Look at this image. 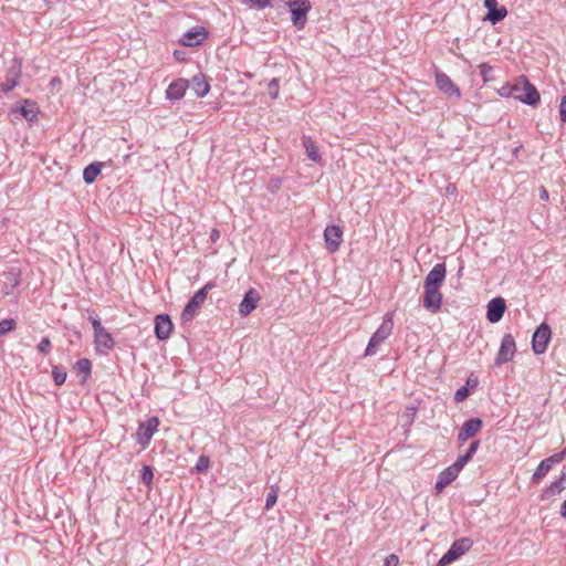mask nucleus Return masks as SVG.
<instances>
[{
    "label": "nucleus",
    "mask_w": 566,
    "mask_h": 566,
    "mask_svg": "<svg viewBox=\"0 0 566 566\" xmlns=\"http://www.w3.org/2000/svg\"><path fill=\"white\" fill-rule=\"evenodd\" d=\"M394 313L389 312L384 316L382 323L370 337L365 349V356H374L380 344H382L392 333Z\"/></svg>",
    "instance_id": "obj_1"
},
{
    "label": "nucleus",
    "mask_w": 566,
    "mask_h": 566,
    "mask_svg": "<svg viewBox=\"0 0 566 566\" xmlns=\"http://www.w3.org/2000/svg\"><path fill=\"white\" fill-rule=\"evenodd\" d=\"M512 90L515 91L514 98L526 105L534 106L539 102L538 91L525 76H521Z\"/></svg>",
    "instance_id": "obj_2"
},
{
    "label": "nucleus",
    "mask_w": 566,
    "mask_h": 566,
    "mask_svg": "<svg viewBox=\"0 0 566 566\" xmlns=\"http://www.w3.org/2000/svg\"><path fill=\"white\" fill-rule=\"evenodd\" d=\"M213 286L212 283H207L203 287L198 290L192 297L188 301L186 304L181 315L180 319L184 324L191 322L192 318L196 315V312L200 308V306L205 303L209 290H211Z\"/></svg>",
    "instance_id": "obj_3"
},
{
    "label": "nucleus",
    "mask_w": 566,
    "mask_h": 566,
    "mask_svg": "<svg viewBox=\"0 0 566 566\" xmlns=\"http://www.w3.org/2000/svg\"><path fill=\"white\" fill-rule=\"evenodd\" d=\"M287 7L292 14L293 25L297 30H302L307 22V13L312 9L311 2L308 0H289Z\"/></svg>",
    "instance_id": "obj_4"
},
{
    "label": "nucleus",
    "mask_w": 566,
    "mask_h": 566,
    "mask_svg": "<svg viewBox=\"0 0 566 566\" xmlns=\"http://www.w3.org/2000/svg\"><path fill=\"white\" fill-rule=\"evenodd\" d=\"M472 546V541L470 538H461L455 541L448 552L441 557L439 564L441 566H446L453 560L461 557L465 552H468Z\"/></svg>",
    "instance_id": "obj_5"
},
{
    "label": "nucleus",
    "mask_w": 566,
    "mask_h": 566,
    "mask_svg": "<svg viewBox=\"0 0 566 566\" xmlns=\"http://www.w3.org/2000/svg\"><path fill=\"white\" fill-rule=\"evenodd\" d=\"M552 336L551 327L546 323H542L533 334L532 348L537 355L544 354L547 349L548 342Z\"/></svg>",
    "instance_id": "obj_6"
},
{
    "label": "nucleus",
    "mask_w": 566,
    "mask_h": 566,
    "mask_svg": "<svg viewBox=\"0 0 566 566\" xmlns=\"http://www.w3.org/2000/svg\"><path fill=\"white\" fill-rule=\"evenodd\" d=\"M516 353V344L512 334L502 337L500 349L495 358V365L500 366L513 359Z\"/></svg>",
    "instance_id": "obj_7"
},
{
    "label": "nucleus",
    "mask_w": 566,
    "mask_h": 566,
    "mask_svg": "<svg viewBox=\"0 0 566 566\" xmlns=\"http://www.w3.org/2000/svg\"><path fill=\"white\" fill-rule=\"evenodd\" d=\"M159 420L157 417H151L145 422H140L136 432V440L142 447H147L157 431Z\"/></svg>",
    "instance_id": "obj_8"
},
{
    "label": "nucleus",
    "mask_w": 566,
    "mask_h": 566,
    "mask_svg": "<svg viewBox=\"0 0 566 566\" xmlns=\"http://www.w3.org/2000/svg\"><path fill=\"white\" fill-rule=\"evenodd\" d=\"M324 240L326 249L331 253L338 251L343 241V230L336 224L327 226L324 230Z\"/></svg>",
    "instance_id": "obj_9"
},
{
    "label": "nucleus",
    "mask_w": 566,
    "mask_h": 566,
    "mask_svg": "<svg viewBox=\"0 0 566 566\" xmlns=\"http://www.w3.org/2000/svg\"><path fill=\"white\" fill-rule=\"evenodd\" d=\"M423 306L431 313H437L441 308L442 294L439 287L423 286Z\"/></svg>",
    "instance_id": "obj_10"
},
{
    "label": "nucleus",
    "mask_w": 566,
    "mask_h": 566,
    "mask_svg": "<svg viewBox=\"0 0 566 566\" xmlns=\"http://www.w3.org/2000/svg\"><path fill=\"white\" fill-rule=\"evenodd\" d=\"M483 422L480 418H471L467 420L459 430L458 440L463 443L473 438L481 429Z\"/></svg>",
    "instance_id": "obj_11"
},
{
    "label": "nucleus",
    "mask_w": 566,
    "mask_h": 566,
    "mask_svg": "<svg viewBox=\"0 0 566 566\" xmlns=\"http://www.w3.org/2000/svg\"><path fill=\"white\" fill-rule=\"evenodd\" d=\"M447 269L444 263H437L424 279L423 286L441 287L446 280Z\"/></svg>",
    "instance_id": "obj_12"
},
{
    "label": "nucleus",
    "mask_w": 566,
    "mask_h": 566,
    "mask_svg": "<svg viewBox=\"0 0 566 566\" xmlns=\"http://www.w3.org/2000/svg\"><path fill=\"white\" fill-rule=\"evenodd\" d=\"M174 325L167 314L157 315L155 318V335L160 340H166L170 337Z\"/></svg>",
    "instance_id": "obj_13"
},
{
    "label": "nucleus",
    "mask_w": 566,
    "mask_h": 566,
    "mask_svg": "<svg viewBox=\"0 0 566 566\" xmlns=\"http://www.w3.org/2000/svg\"><path fill=\"white\" fill-rule=\"evenodd\" d=\"M260 294L256 290L250 289L243 296V300L241 301L239 305V313L241 316H248L251 314L255 308L258 303L260 302Z\"/></svg>",
    "instance_id": "obj_14"
},
{
    "label": "nucleus",
    "mask_w": 566,
    "mask_h": 566,
    "mask_svg": "<svg viewBox=\"0 0 566 566\" xmlns=\"http://www.w3.org/2000/svg\"><path fill=\"white\" fill-rule=\"evenodd\" d=\"M94 344L97 353L106 354L115 346V340L112 334L104 328L94 334Z\"/></svg>",
    "instance_id": "obj_15"
},
{
    "label": "nucleus",
    "mask_w": 566,
    "mask_h": 566,
    "mask_svg": "<svg viewBox=\"0 0 566 566\" xmlns=\"http://www.w3.org/2000/svg\"><path fill=\"white\" fill-rule=\"evenodd\" d=\"M436 84L438 88L444 94L454 95L458 98L461 95L459 87L454 85L451 78L443 72H436Z\"/></svg>",
    "instance_id": "obj_16"
},
{
    "label": "nucleus",
    "mask_w": 566,
    "mask_h": 566,
    "mask_svg": "<svg viewBox=\"0 0 566 566\" xmlns=\"http://www.w3.org/2000/svg\"><path fill=\"white\" fill-rule=\"evenodd\" d=\"M189 87V81L185 78H177L171 82L166 90V97L170 101H179L185 96L187 88Z\"/></svg>",
    "instance_id": "obj_17"
},
{
    "label": "nucleus",
    "mask_w": 566,
    "mask_h": 566,
    "mask_svg": "<svg viewBox=\"0 0 566 566\" xmlns=\"http://www.w3.org/2000/svg\"><path fill=\"white\" fill-rule=\"evenodd\" d=\"M505 308L506 306L503 298L495 297L491 300L488 304L486 318L491 323L499 322L503 317Z\"/></svg>",
    "instance_id": "obj_18"
},
{
    "label": "nucleus",
    "mask_w": 566,
    "mask_h": 566,
    "mask_svg": "<svg viewBox=\"0 0 566 566\" xmlns=\"http://www.w3.org/2000/svg\"><path fill=\"white\" fill-rule=\"evenodd\" d=\"M484 6L488 9V20L492 24L499 23L507 14L505 7H499L497 0H484Z\"/></svg>",
    "instance_id": "obj_19"
},
{
    "label": "nucleus",
    "mask_w": 566,
    "mask_h": 566,
    "mask_svg": "<svg viewBox=\"0 0 566 566\" xmlns=\"http://www.w3.org/2000/svg\"><path fill=\"white\" fill-rule=\"evenodd\" d=\"M207 36L205 28L199 27L195 30L187 31L180 38V43L185 46H196L203 42Z\"/></svg>",
    "instance_id": "obj_20"
},
{
    "label": "nucleus",
    "mask_w": 566,
    "mask_h": 566,
    "mask_svg": "<svg viewBox=\"0 0 566 566\" xmlns=\"http://www.w3.org/2000/svg\"><path fill=\"white\" fill-rule=\"evenodd\" d=\"M458 472L452 465L444 469L437 479L434 484V489L438 493L442 492L449 484H451L459 475Z\"/></svg>",
    "instance_id": "obj_21"
},
{
    "label": "nucleus",
    "mask_w": 566,
    "mask_h": 566,
    "mask_svg": "<svg viewBox=\"0 0 566 566\" xmlns=\"http://www.w3.org/2000/svg\"><path fill=\"white\" fill-rule=\"evenodd\" d=\"M189 85L198 97H205L210 91V84L203 73L193 75Z\"/></svg>",
    "instance_id": "obj_22"
},
{
    "label": "nucleus",
    "mask_w": 566,
    "mask_h": 566,
    "mask_svg": "<svg viewBox=\"0 0 566 566\" xmlns=\"http://www.w3.org/2000/svg\"><path fill=\"white\" fill-rule=\"evenodd\" d=\"M556 463H559V461L554 454L541 461L535 472L533 473L532 482L538 483L541 480H543L549 472L552 467Z\"/></svg>",
    "instance_id": "obj_23"
},
{
    "label": "nucleus",
    "mask_w": 566,
    "mask_h": 566,
    "mask_svg": "<svg viewBox=\"0 0 566 566\" xmlns=\"http://www.w3.org/2000/svg\"><path fill=\"white\" fill-rule=\"evenodd\" d=\"M565 478L566 474H563L558 480L554 481L548 485L542 494V499H549L555 496L556 494L560 493L565 488Z\"/></svg>",
    "instance_id": "obj_24"
},
{
    "label": "nucleus",
    "mask_w": 566,
    "mask_h": 566,
    "mask_svg": "<svg viewBox=\"0 0 566 566\" xmlns=\"http://www.w3.org/2000/svg\"><path fill=\"white\" fill-rule=\"evenodd\" d=\"M102 163H92L84 168L83 171V180L86 184H92L95 181L97 176L101 174Z\"/></svg>",
    "instance_id": "obj_25"
},
{
    "label": "nucleus",
    "mask_w": 566,
    "mask_h": 566,
    "mask_svg": "<svg viewBox=\"0 0 566 566\" xmlns=\"http://www.w3.org/2000/svg\"><path fill=\"white\" fill-rule=\"evenodd\" d=\"M303 146L311 160L318 163L322 159L317 146L310 137H303Z\"/></svg>",
    "instance_id": "obj_26"
},
{
    "label": "nucleus",
    "mask_w": 566,
    "mask_h": 566,
    "mask_svg": "<svg viewBox=\"0 0 566 566\" xmlns=\"http://www.w3.org/2000/svg\"><path fill=\"white\" fill-rule=\"evenodd\" d=\"M20 75V67L13 70V72L7 76L6 82L1 85L2 91L7 93L13 90L18 85Z\"/></svg>",
    "instance_id": "obj_27"
},
{
    "label": "nucleus",
    "mask_w": 566,
    "mask_h": 566,
    "mask_svg": "<svg viewBox=\"0 0 566 566\" xmlns=\"http://www.w3.org/2000/svg\"><path fill=\"white\" fill-rule=\"evenodd\" d=\"M21 115L29 122H33L36 117V112L34 109V104L29 99L23 102V105L20 108Z\"/></svg>",
    "instance_id": "obj_28"
},
{
    "label": "nucleus",
    "mask_w": 566,
    "mask_h": 566,
    "mask_svg": "<svg viewBox=\"0 0 566 566\" xmlns=\"http://www.w3.org/2000/svg\"><path fill=\"white\" fill-rule=\"evenodd\" d=\"M277 493H279V488L276 485H272L270 488V491L266 494V501H265L266 510H271L276 504Z\"/></svg>",
    "instance_id": "obj_29"
},
{
    "label": "nucleus",
    "mask_w": 566,
    "mask_h": 566,
    "mask_svg": "<svg viewBox=\"0 0 566 566\" xmlns=\"http://www.w3.org/2000/svg\"><path fill=\"white\" fill-rule=\"evenodd\" d=\"M52 376L56 386L63 385L66 380V371L62 367H53Z\"/></svg>",
    "instance_id": "obj_30"
},
{
    "label": "nucleus",
    "mask_w": 566,
    "mask_h": 566,
    "mask_svg": "<svg viewBox=\"0 0 566 566\" xmlns=\"http://www.w3.org/2000/svg\"><path fill=\"white\" fill-rule=\"evenodd\" d=\"M9 285H4L3 293L4 295H10L15 286L20 283L19 274L9 273Z\"/></svg>",
    "instance_id": "obj_31"
},
{
    "label": "nucleus",
    "mask_w": 566,
    "mask_h": 566,
    "mask_svg": "<svg viewBox=\"0 0 566 566\" xmlns=\"http://www.w3.org/2000/svg\"><path fill=\"white\" fill-rule=\"evenodd\" d=\"M479 69L484 83L493 80V67L491 65L488 63H481Z\"/></svg>",
    "instance_id": "obj_32"
},
{
    "label": "nucleus",
    "mask_w": 566,
    "mask_h": 566,
    "mask_svg": "<svg viewBox=\"0 0 566 566\" xmlns=\"http://www.w3.org/2000/svg\"><path fill=\"white\" fill-rule=\"evenodd\" d=\"M76 369L78 373L84 374L85 377L90 376L92 364L87 358H82L76 361Z\"/></svg>",
    "instance_id": "obj_33"
},
{
    "label": "nucleus",
    "mask_w": 566,
    "mask_h": 566,
    "mask_svg": "<svg viewBox=\"0 0 566 566\" xmlns=\"http://www.w3.org/2000/svg\"><path fill=\"white\" fill-rule=\"evenodd\" d=\"M280 80L277 77L272 78L268 84V94L272 99L279 96Z\"/></svg>",
    "instance_id": "obj_34"
},
{
    "label": "nucleus",
    "mask_w": 566,
    "mask_h": 566,
    "mask_svg": "<svg viewBox=\"0 0 566 566\" xmlns=\"http://www.w3.org/2000/svg\"><path fill=\"white\" fill-rule=\"evenodd\" d=\"M210 467V460L208 457L206 455H201L199 457L198 461H197V464L195 465L193 470L197 472V473H203L206 472Z\"/></svg>",
    "instance_id": "obj_35"
},
{
    "label": "nucleus",
    "mask_w": 566,
    "mask_h": 566,
    "mask_svg": "<svg viewBox=\"0 0 566 566\" xmlns=\"http://www.w3.org/2000/svg\"><path fill=\"white\" fill-rule=\"evenodd\" d=\"M15 328V321L12 318L0 321V335H6L7 333L13 331Z\"/></svg>",
    "instance_id": "obj_36"
},
{
    "label": "nucleus",
    "mask_w": 566,
    "mask_h": 566,
    "mask_svg": "<svg viewBox=\"0 0 566 566\" xmlns=\"http://www.w3.org/2000/svg\"><path fill=\"white\" fill-rule=\"evenodd\" d=\"M154 473L150 467L145 465L142 470V482L146 485H149L153 481Z\"/></svg>",
    "instance_id": "obj_37"
},
{
    "label": "nucleus",
    "mask_w": 566,
    "mask_h": 566,
    "mask_svg": "<svg viewBox=\"0 0 566 566\" xmlns=\"http://www.w3.org/2000/svg\"><path fill=\"white\" fill-rule=\"evenodd\" d=\"M88 319L92 324V327L94 329V334L104 329L105 327H103L102 323H101V319L99 317L95 314V312H92L88 316Z\"/></svg>",
    "instance_id": "obj_38"
},
{
    "label": "nucleus",
    "mask_w": 566,
    "mask_h": 566,
    "mask_svg": "<svg viewBox=\"0 0 566 566\" xmlns=\"http://www.w3.org/2000/svg\"><path fill=\"white\" fill-rule=\"evenodd\" d=\"M251 8L264 9L271 6V0H244Z\"/></svg>",
    "instance_id": "obj_39"
},
{
    "label": "nucleus",
    "mask_w": 566,
    "mask_h": 566,
    "mask_svg": "<svg viewBox=\"0 0 566 566\" xmlns=\"http://www.w3.org/2000/svg\"><path fill=\"white\" fill-rule=\"evenodd\" d=\"M471 459L465 455H459L458 459L453 464H451L458 472H461V470L464 468V465L470 461Z\"/></svg>",
    "instance_id": "obj_40"
},
{
    "label": "nucleus",
    "mask_w": 566,
    "mask_h": 566,
    "mask_svg": "<svg viewBox=\"0 0 566 566\" xmlns=\"http://www.w3.org/2000/svg\"><path fill=\"white\" fill-rule=\"evenodd\" d=\"M51 347H52V345H51L50 339H49L48 337H43V338L40 340L39 345H38V350H39L41 354L46 355V354H49V352L51 350Z\"/></svg>",
    "instance_id": "obj_41"
},
{
    "label": "nucleus",
    "mask_w": 566,
    "mask_h": 566,
    "mask_svg": "<svg viewBox=\"0 0 566 566\" xmlns=\"http://www.w3.org/2000/svg\"><path fill=\"white\" fill-rule=\"evenodd\" d=\"M470 395L468 387H461L454 392V400L457 402L463 401Z\"/></svg>",
    "instance_id": "obj_42"
},
{
    "label": "nucleus",
    "mask_w": 566,
    "mask_h": 566,
    "mask_svg": "<svg viewBox=\"0 0 566 566\" xmlns=\"http://www.w3.org/2000/svg\"><path fill=\"white\" fill-rule=\"evenodd\" d=\"M480 447V440H474L470 443V447L469 449L467 450V452L464 453L465 455H468L470 459H472V457L475 454V452L478 451Z\"/></svg>",
    "instance_id": "obj_43"
},
{
    "label": "nucleus",
    "mask_w": 566,
    "mask_h": 566,
    "mask_svg": "<svg viewBox=\"0 0 566 566\" xmlns=\"http://www.w3.org/2000/svg\"><path fill=\"white\" fill-rule=\"evenodd\" d=\"M559 119L560 122L566 123V96H563L560 101Z\"/></svg>",
    "instance_id": "obj_44"
},
{
    "label": "nucleus",
    "mask_w": 566,
    "mask_h": 566,
    "mask_svg": "<svg viewBox=\"0 0 566 566\" xmlns=\"http://www.w3.org/2000/svg\"><path fill=\"white\" fill-rule=\"evenodd\" d=\"M398 556L395 555V554H390L386 559H385V566H397L398 565Z\"/></svg>",
    "instance_id": "obj_45"
},
{
    "label": "nucleus",
    "mask_w": 566,
    "mask_h": 566,
    "mask_svg": "<svg viewBox=\"0 0 566 566\" xmlns=\"http://www.w3.org/2000/svg\"><path fill=\"white\" fill-rule=\"evenodd\" d=\"M514 94H515V91L512 90V86H503L500 90V95L501 96H507V97H513L514 98Z\"/></svg>",
    "instance_id": "obj_46"
},
{
    "label": "nucleus",
    "mask_w": 566,
    "mask_h": 566,
    "mask_svg": "<svg viewBox=\"0 0 566 566\" xmlns=\"http://www.w3.org/2000/svg\"><path fill=\"white\" fill-rule=\"evenodd\" d=\"M220 238V232L218 229H212L211 233H210V239L212 242H216L217 240H219Z\"/></svg>",
    "instance_id": "obj_47"
},
{
    "label": "nucleus",
    "mask_w": 566,
    "mask_h": 566,
    "mask_svg": "<svg viewBox=\"0 0 566 566\" xmlns=\"http://www.w3.org/2000/svg\"><path fill=\"white\" fill-rule=\"evenodd\" d=\"M557 460L560 462L563 459L566 458V447L560 451L554 454Z\"/></svg>",
    "instance_id": "obj_48"
},
{
    "label": "nucleus",
    "mask_w": 566,
    "mask_h": 566,
    "mask_svg": "<svg viewBox=\"0 0 566 566\" xmlns=\"http://www.w3.org/2000/svg\"><path fill=\"white\" fill-rule=\"evenodd\" d=\"M541 199L548 200V191L545 188H542L541 190Z\"/></svg>",
    "instance_id": "obj_49"
},
{
    "label": "nucleus",
    "mask_w": 566,
    "mask_h": 566,
    "mask_svg": "<svg viewBox=\"0 0 566 566\" xmlns=\"http://www.w3.org/2000/svg\"><path fill=\"white\" fill-rule=\"evenodd\" d=\"M560 515L566 518V500L563 502L560 506Z\"/></svg>",
    "instance_id": "obj_50"
},
{
    "label": "nucleus",
    "mask_w": 566,
    "mask_h": 566,
    "mask_svg": "<svg viewBox=\"0 0 566 566\" xmlns=\"http://www.w3.org/2000/svg\"><path fill=\"white\" fill-rule=\"evenodd\" d=\"M476 382H478L476 380H472L471 378H469L468 381H467V385L468 386H475Z\"/></svg>",
    "instance_id": "obj_51"
},
{
    "label": "nucleus",
    "mask_w": 566,
    "mask_h": 566,
    "mask_svg": "<svg viewBox=\"0 0 566 566\" xmlns=\"http://www.w3.org/2000/svg\"><path fill=\"white\" fill-rule=\"evenodd\" d=\"M175 55H177V57H180V54H178V51H175Z\"/></svg>",
    "instance_id": "obj_52"
},
{
    "label": "nucleus",
    "mask_w": 566,
    "mask_h": 566,
    "mask_svg": "<svg viewBox=\"0 0 566 566\" xmlns=\"http://www.w3.org/2000/svg\"><path fill=\"white\" fill-rule=\"evenodd\" d=\"M175 55H177V57H180V54H178V51H175Z\"/></svg>",
    "instance_id": "obj_53"
},
{
    "label": "nucleus",
    "mask_w": 566,
    "mask_h": 566,
    "mask_svg": "<svg viewBox=\"0 0 566 566\" xmlns=\"http://www.w3.org/2000/svg\"><path fill=\"white\" fill-rule=\"evenodd\" d=\"M51 82L52 84H56V78H53Z\"/></svg>",
    "instance_id": "obj_54"
}]
</instances>
